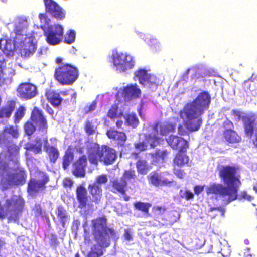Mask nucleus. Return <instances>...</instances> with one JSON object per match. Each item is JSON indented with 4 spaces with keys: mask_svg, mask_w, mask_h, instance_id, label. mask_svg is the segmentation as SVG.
Masks as SVG:
<instances>
[{
    "mask_svg": "<svg viewBox=\"0 0 257 257\" xmlns=\"http://www.w3.org/2000/svg\"><path fill=\"white\" fill-rule=\"evenodd\" d=\"M27 174L24 168L18 166L13 173L7 170L0 172V182L3 185L20 186L24 185L26 180Z\"/></svg>",
    "mask_w": 257,
    "mask_h": 257,
    "instance_id": "obj_9",
    "label": "nucleus"
},
{
    "mask_svg": "<svg viewBox=\"0 0 257 257\" xmlns=\"http://www.w3.org/2000/svg\"><path fill=\"white\" fill-rule=\"evenodd\" d=\"M88 160L91 164L97 166L98 162L105 165L113 164L117 158L116 151L106 145H100L97 143H92L87 147Z\"/></svg>",
    "mask_w": 257,
    "mask_h": 257,
    "instance_id": "obj_5",
    "label": "nucleus"
},
{
    "mask_svg": "<svg viewBox=\"0 0 257 257\" xmlns=\"http://www.w3.org/2000/svg\"><path fill=\"white\" fill-rule=\"evenodd\" d=\"M54 76L61 85H71L79 78V71L74 65H59L55 68Z\"/></svg>",
    "mask_w": 257,
    "mask_h": 257,
    "instance_id": "obj_6",
    "label": "nucleus"
},
{
    "mask_svg": "<svg viewBox=\"0 0 257 257\" xmlns=\"http://www.w3.org/2000/svg\"><path fill=\"white\" fill-rule=\"evenodd\" d=\"M87 188L91 197L88 195L86 189L82 184L77 186L75 194L78 207L88 210L93 208V202L96 204L100 202L102 197V189L101 187L92 183L89 184Z\"/></svg>",
    "mask_w": 257,
    "mask_h": 257,
    "instance_id": "obj_4",
    "label": "nucleus"
},
{
    "mask_svg": "<svg viewBox=\"0 0 257 257\" xmlns=\"http://www.w3.org/2000/svg\"><path fill=\"white\" fill-rule=\"evenodd\" d=\"M134 207L135 210L141 211L148 216H150L149 209L152 204L149 202L137 201L134 203Z\"/></svg>",
    "mask_w": 257,
    "mask_h": 257,
    "instance_id": "obj_32",
    "label": "nucleus"
},
{
    "mask_svg": "<svg viewBox=\"0 0 257 257\" xmlns=\"http://www.w3.org/2000/svg\"><path fill=\"white\" fill-rule=\"evenodd\" d=\"M116 71L117 73L125 72L128 69H132L134 65H115Z\"/></svg>",
    "mask_w": 257,
    "mask_h": 257,
    "instance_id": "obj_52",
    "label": "nucleus"
},
{
    "mask_svg": "<svg viewBox=\"0 0 257 257\" xmlns=\"http://www.w3.org/2000/svg\"><path fill=\"white\" fill-rule=\"evenodd\" d=\"M136 166L138 173L142 175L146 174L151 169V166L144 159H139L136 163Z\"/></svg>",
    "mask_w": 257,
    "mask_h": 257,
    "instance_id": "obj_31",
    "label": "nucleus"
},
{
    "mask_svg": "<svg viewBox=\"0 0 257 257\" xmlns=\"http://www.w3.org/2000/svg\"><path fill=\"white\" fill-rule=\"evenodd\" d=\"M106 134L108 138L116 140L118 146L124 147L127 140V136L124 132L110 128L107 131Z\"/></svg>",
    "mask_w": 257,
    "mask_h": 257,
    "instance_id": "obj_22",
    "label": "nucleus"
},
{
    "mask_svg": "<svg viewBox=\"0 0 257 257\" xmlns=\"http://www.w3.org/2000/svg\"><path fill=\"white\" fill-rule=\"evenodd\" d=\"M16 107V100L14 99L8 100L5 105L0 108V119L10 118Z\"/></svg>",
    "mask_w": 257,
    "mask_h": 257,
    "instance_id": "obj_26",
    "label": "nucleus"
},
{
    "mask_svg": "<svg viewBox=\"0 0 257 257\" xmlns=\"http://www.w3.org/2000/svg\"><path fill=\"white\" fill-rule=\"evenodd\" d=\"M50 246L56 248L59 245L57 236L55 233L50 234Z\"/></svg>",
    "mask_w": 257,
    "mask_h": 257,
    "instance_id": "obj_50",
    "label": "nucleus"
},
{
    "mask_svg": "<svg viewBox=\"0 0 257 257\" xmlns=\"http://www.w3.org/2000/svg\"><path fill=\"white\" fill-rule=\"evenodd\" d=\"M73 182L68 178H65L63 180V185L64 187L70 188L72 186Z\"/></svg>",
    "mask_w": 257,
    "mask_h": 257,
    "instance_id": "obj_56",
    "label": "nucleus"
},
{
    "mask_svg": "<svg viewBox=\"0 0 257 257\" xmlns=\"http://www.w3.org/2000/svg\"><path fill=\"white\" fill-rule=\"evenodd\" d=\"M6 144H7L6 150L9 161L14 162L16 165H18V158L20 156V146L12 140L8 141Z\"/></svg>",
    "mask_w": 257,
    "mask_h": 257,
    "instance_id": "obj_20",
    "label": "nucleus"
},
{
    "mask_svg": "<svg viewBox=\"0 0 257 257\" xmlns=\"http://www.w3.org/2000/svg\"><path fill=\"white\" fill-rule=\"evenodd\" d=\"M148 44L153 52H157L160 50L161 45L156 38H152L149 39Z\"/></svg>",
    "mask_w": 257,
    "mask_h": 257,
    "instance_id": "obj_43",
    "label": "nucleus"
},
{
    "mask_svg": "<svg viewBox=\"0 0 257 257\" xmlns=\"http://www.w3.org/2000/svg\"><path fill=\"white\" fill-rule=\"evenodd\" d=\"M84 130L87 135H93L95 133V127L91 121L86 120L84 123Z\"/></svg>",
    "mask_w": 257,
    "mask_h": 257,
    "instance_id": "obj_46",
    "label": "nucleus"
},
{
    "mask_svg": "<svg viewBox=\"0 0 257 257\" xmlns=\"http://www.w3.org/2000/svg\"><path fill=\"white\" fill-rule=\"evenodd\" d=\"M223 132V138L229 143H236L239 142L241 137L234 130V124L232 121L226 119L222 124Z\"/></svg>",
    "mask_w": 257,
    "mask_h": 257,
    "instance_id": "obj_12",
    "label": "nucleus"
},
{
    "mask_svg": "<svg viewBox=\"0 0 257 257\" xmlns=\"http://www.w3.org/2000/svg\"><path fill=\"white\" fill-rule=\"evenodd\" d=\"M179 194L181 198H185L187 200L194 198V194L188 190H186L185 191L181 190Z\"/></svg>",
    "mask_w": 257,
    "mask_h": 257,
    "instance_id": "obj_49",
    "label": "nucleus"
},
{
    "mask_svg": "<svg viewBox=\"0 0 257 257\" xmlns=\"http://www.w3.org/2000/svg\"><path fill=\"white\" fill-rule=\"evenodd\" d=\"M74 159V154L70 149H67L63 157L62 167L66 170Z\"/></svg>",
    "mask_w": 257,
    "mask_h": 257,
    "instance_id": "obj_34",
    "label": "nucleus"
},
{
    "mask_svg": "<svg viewBox=\"0 0 257 257\" xmlns=\"http://www.w3.org/2000/svg\"><path fill=\"white\" fill-rule=\"evenodd\" d=\"M45 96L47 100L54 108L58 107L62 102H66V100L61 97L60 94L55 90H47L45 92Z\"/></svg>",
    "mask_w": 257,
    "mask_h": 257,
    "instance_id": "obj_24",
    "label": "nucleus"
},
{
    "mask_svg": "<svg viewBox=\"0 0 257 257\" xmlns=\"http://www.w3.org/2000/svg\"><path fill=\"white\" fill-rule=\"evenodd\" d=\"M219 176L227 186L220 183L210 184L206 188V194L226 198L227 203L236 200L241 184L237 169L234 166H223L219 170Z\"/></svg>",
    "mask_w": 257,
    "mask_h": 257,
    "instance_id": "obj_1",
    "label": "nucleus"
},
{
    "mask_svg": "<svg viewBox=\"0 0 257 257\" xmlns=\"http://www.w3.org/2000/svg\"><path fill=\"white\" fill-rule=\"evenodd\" d=\"M173 173L176 175L178 178L182 179L184 178L185 173L183 170L178 169V167H173Z\"/></svg>",
    "mask_w": 257,
    "mask_h": 257,
    "instance_id": "obj_54",
    "label": "nucleus"
},
{
    "mask_svg": "<svg viewBox=\"0 0 257 257\" xmlns=\"http://www.w3.org/2000/svg\"><path fill=\"white\" fill-rule=\"evenodd\" d=\"M44 150L46 152L50 163H55L59 157V152L58 149L53 146L48 144L44 146Z\"/></svg>",
    "mask_w": 257,
    "mask_h": 257,
    "instance_id": "obj_29",
    "label": "nucleus"
},
{
    "mask_svg": "<svg viewBox=\"0 0 257 257\" xmlns=\"http://www.w3.org/2000/svg\"><path fill=\"white\" fill-rule=\"evenodd\" d=\"M211 97L206 91L200 92L192 101L187 103L180 111V116L184 121V125L190 132L198 131L202 123L200 116L208 109Z\"/></svg>",
    "mask_w": 257,
    "mask_h": 257,
    "instance_id": "obj_3",
    "label": "nucleus"
},
{
    "mask_svg": "<svg viewBox=\"0 0 257 257\" xmlns=\"http://www.w3.org/2000/svg\"><path fill=\"white\" fill-rule=\"evenodd\" d=\"M160 123L159 122L154 123L152 126V131L153 133H154V134H149L147 137L148 140H153L154 143L159 141V137H158V135L159 134L160 131Z\"/></svg>",
    "mask_w": 257,
    "mask_h": 257,
    "instance_id": "obj_42",
    "label": "nucleus"
},
{
    "mask_svg": "<svg viewBox=\"0 0 257 257\" xmlns=\"http://www.w3.org/2000/svg\"><path fill=\"white\" fill-rule=\"evenodd\" d=\"M173 182L174 181L173 180H169L167 179H164L163 180H161L160 186H171Z\"/></svg>",
    "mask_w": 257,
    "mask_h": 257,
    "instance_id": "obj_60",
    "label": "nucleus"
},
{
    "mask_svg": "<svg viewBox=\"0 0 257 257\" xmlns=\"http://www.w3.org/2000/svg\"><path fill=\"white\" fill-rule=\"evenodd\" d=\"M56 214L57 217L59 218L62 226L64 227L66 222L68 220V216L63 206H59L57 208Z\"/></svg>",
    "mask_w": 257,
    "mask_h": 257,
    "instance_id": "obj_39",
    "label": "nucleus"
},
{
    "mask_svg": "<svg viewBox=\"0 0 257 257\" xmlns=\"http://www.w3.org/2000/svg\"><path fill=\"white\" fill-rule=\"evenodd\" d=\"M43 138L37 137L34 143L28 142L25 145V149L27 151H32L35 154H41L42 152L43 144L44 147L48 143V139L46 135Z\"/></svg>",
    "mask_w": 257,
    "mask_h": 257,
    "instance_id": "obj_16",
    "label": "nucleus"
},
{
    "mask_svg": "<svg viewBox=\"0 0 257 257\" xmlns=\"http://www.w3.org/2000/svg\"><path fill=\"white\" fill-rule=\"evenodd\" d=\"M91 227L92 238L96 244L91 246L86 257H101L106 248L110 246V239L116 242L118 237L115 230L107 226V219L104 215L92 220Z\"/></svg>",
    "mask_w": 257,
    "mask_h": 257,
    "instance_id": "obj_2",
    "label": "nucleus"
},
{
    "mask_svg": "<svg viewBox=\"0 0 257 257\" xmlns=\"http://www.w3.org/2000/svg\"><path fill=\"white\" fill-rule=\"evenodd\" d=\"M9 134L13 138L17 139L19 136L18 128L17 126L9 125L5 127L0 132V146L5 145L9 140Z\"/></svg>",
    "mask_w": 257,
    "mask_h": 257,
    "instance_id": "obj_21",
    "label": "nucleus"
},
{
    "mask_svg": "<svg viewBox=\"0 0 257 257\" xmlns=\"http://www.w3.org/2000/svg\"><path fill=\"white\" fill-rule=\"evenodd\" d=\"M123 116L125 124L133 128L136 127L139 124V120L135 113H127Z\"/></svg>",
    "mask_w": 257,
    "mask_h": 257,
    "instance_id": "obj_33",
    "label": "nucleus"
},
{
    "mask_svg": "<svg viewBox=\"0 0 257 257\" xmlns=\"http://www.w3.org/2000/svg\"><path fill=\"white\" fill-rule=\"evenodd\" d=\"M167 211V208L164 206H154L152 207V217L159 223H162V221L166 220L164 214Z\"/></svg>",
    "mask_w": 257,
    "mask_h": 257,
    "instance_id": "obj_28",
    "label": "nucleus"
},
{
    "mask_svg": "<svg viewBox=\"0 0 257 257\" xmlns=\"http://www.w3.org/2000/svg\"><path fill=\"white\" fill-rule=\"evenodd\" d=\"M111 185L114 190V192H118L121 194H125L126 191L127 183L121 178L120 180L115 179L111 181Z\"/></svg>",
    "mask_w": 257,
    "mask_h": 257,
    "instance_id": "obj_30",
    "label": "nucleus"
},
{
    "mask_svg": "<svg viewBox=\"0 0 257 257\" xmlns=\"http://www.w3.org/2000/svg\"><path fill=\"white\" fill-rule=\"evenodd\" d=\"M49 181V176L46 172L39 170H36L34 173V177L31 178L28 182L27 187L28 194L33 197L44 191L46 188V185Z\"/></svg>",
    "mask_w": 257,
    "mask_h": 257,
    "instance_id": "obj_7",
    "label": "nucleus"
},
{
    "mask_svg": "<svg viewBox=\"0 0 257 257\" xmlns=\"http://www.w3.org/2000/svg\"><path fill=\"white\" fill-rule=\"evenodd\" d=\"M30 119L36 125L38 132L46 135L48 131V121L42 110L37 107L31 111Z\"/></svg>",
    "mask_w": 257,
    "mask_h": 257,
    "instance_id": "obj_11",
    "label": "nucleus"
},
{
    "mask_svg": "<svg viewBox=\"0 0 257 257\" xmlns=\"http://www.w3.org/2000/svg\"><path fill=\"white\" fill-rule=\"evenodd\" d=\"M118 106L117 104H114L111 105L108 110L107 116L111 119L119 118L123 116L122 112H118Z\"/></svg>",
    "mask_w": 257,
    "mask_h": 257,
    "instance_id": "obj_37",
    "label": "nucleus"
},
{
    "mask_svg": "<svg viewBox=\"0 0 257 257\" xmlns=\"http://www.w3.org/2000/svg\"><path fill=\"white\" fill-rule=\"evenodd\" d=\"M3 68L4 71V76H12L15 74V70L11 67H6V65H4Z\"/></svg>",
    "mask_w": 257,
    "mask_h": 257,
    "instance_id": "obj_53",
    "label": "nucleus"
},
{
    "mask_svg": "<svg viewBox=\"0 0 257 257\" xmlns=\"http://www.w3.org/2000/svg\"><path fill=\"white\" fill-rule=\"evenodd\" d=\"M141 95V90L136 84L127 85L123 89L122 95L125 99L139 98Z\"/></svg>",
    "mask_w": 257,
    "mask_h": 257,
    "instance_id": "obj_27",
    "label": "nucleus"
},
{
    "mask_svg": "<svg viewBox=\"0 0 257 257\" xmlns=\"http://www.w3.org/2000/svg\"><path fill=\"white\" fill-rule=\"evenodd\" d=\"M188 149L179 150L175 154L172 162L173 167L181 168L188 164L189 158L187 154Z\"/></svg>",
    "mask_w": 257,
    "mask_h": 257,
    "instance_id": "obj_25",
    "label": "nucleus"
},
{
    "mask_svg": "<svg viewBox=\"0 0 257 257\" xmlns=\"http://www.w3.org/2000/svg\"><path fill=\"white\" fill-rule=\"evenodd\" d=\"M96 108V103H91L88 107V109L86 110V113H88L89 112L95 110Z\"/></svg>",
    "mask_w": 257,
    "mask_h": 257,
    "instance_id": "obj_62",
    "label": "nucleus"
},
{
    "mask_svg": "<svg viewBox=\"0 0 257 257\" xmlns=\"http://www.w3.org/2000/svg\"><path fill=\"white\" fill-rule=\"evenodd\" d=\"M150 183L156 187H159L161 184L160 175L156 171H153L147 176Z\"/></svg>",
    "mask_w": 257,
    "mask_h": 257,
    "instance_id": "obj_35",
    "label": "nucleus"
},
{
    "mask_svg": "<svg viewBox=\"0 0 257 257\" xmlns=\"http://www.w3.org/2000/svg\"><path fill=\"white\" fill-rule=\"evenodd\" d=\"M168 152L167 150H157L155 153V157L156 159L164 160L167 156Z\"/></svg>",
    "mask_w": 257,
    "mask_h": 257,
    "instance_id": "obj_51",
    "label": "nucleus"
},
{
    "mask_svg": "<svg viewBox=\"0 0 257 257\" xmlns=\"http://www.w3.org/2000/svg\"><path fill=\"white\" fill-rule=\"evenodd\" d=\"M242 120L245 135L251 138L256 130V119L254 115H246L242 117Z\"/></svg>",
    "mask_w": 257,
    "mask_h": 257,
    "instance_id": "obj_18",
    "label": "nucleus"
},
{
    "mask_svg": "<svg viewBox=\"0 0 257 257\" xmlns=\"http://www.w3.org/2000/svg\"><path fill=\"white\" fill-rule=\"evenodd\" d=\"M26 109L24 106L20 105L16 109L13 116V121L15 124L19 123L25 114Z\"/></svg>",
    "mask_w": 257,
    "mask_h": 257,
    "instance_id": "obj_40",
    "label": "nucleus"
},
{
    "mask_svg": "<svg viewBox=\"0 0 257 257\" xmlns=\"http://www.w3.org/2000/svg\"><path fill=\"white\" fill-rule=\"evenodd\" d=\"M75 33L74 31L70 30L66 32L64 36V42L68 44H70L75 41Z\"/></svg>",
    "mask_w": 257,
    "mask_h": 257,
    "instance_id": "obj_44",
    "label": "nucleus"
},
{
    "mask_svg": "<svg viewBox=\"0 0 257 257\" xmlns=\"http://www.w3.org/2000/svg\"><path fill=\"white\" fill-rule=\"evenodd\" d=\"M204 186H200V185H196L194 187V190L195 194L198 195L201 192L203 191Z\"/></svg>",
    "mask_w": 257,
    "mask_h": 257,
    "instance_id": "obj_59",
    "label": "nucleus"
},
{
    "mask_svg": "<svg viewBox=\"0 0 257 257\" xmlns=\"http://www.w3.org/2000/svg\"><path fill=\"white\" fill-rule=\"evenodd\" d=\"M18 44L14 39H0V49L8 56H12L14 55L16 49V44Z\"/></svg>",
    "mask_w": 257,
    "mask_h": 257,
    "instance_id": "obj_23",
    "label": "nucleus"
},
{
    "mask_svg": "<svg viewBox=\"0 0 257 257\" xmlns=\"http://www.w3.org/2000/svg\"><path fill=\"white\" fill-rule=\"evenodd\" d=\"M15 42L20 46V53L24 57L33 55L36 49V44L30 37L24 33L23 28L19 25L15 26Z\"/></svg>",
    "mask_w": 257,
    "mask_h": 257,
    "instance_id": "obj_8",
    "label": "nucleus"
},
{
    "mask_svg": "<svg viewBox=\"0 0 257 257\" xmlns=\"http://www.w3.org/2000/svg\"><path fill=\"white\" fill-rule=\"evenodd\" d=\"M232 114L233 115L237 116L239 119H240L242 113L239 111L236 110H233L232 111Z\"/></svg>",
    "mask_w": 257,
    "mask_h": 257,
    "instance_id": "obj_63",
    "label": "nucleus"
},
{
    "mask_svg": "<svg viewBox=\"0 0 257 257\" xmlns=\"http://www.w3.org/2000/svg\"><path fill=\"white\" fill-rule=\"evenodd\" d=\"M178 134L181 136H184L187 134V132L184 128L182 125H179L178 128Z\"/></svg>",
    "mask_w": 257,
    "mask_h": 257,
    "instance_id": "obj_61",
    "label": "nucleus"
},
{
    "mask_svg": "<svg viewBox=\"0 0 257 257\" xmlns=\"http://www.w3.org/2000/svg\"><path fill=\"white\" fill-rule=\"evenodd\" d=\"M108 178L106 174H101L98 176L95 181L92 184H95L99 187H101L102 185L105 184L107 182Z\"/></svg>",
    "mask_w": 257,
    "mask_h": 257,
    "instance_id": "obj_47",
    "label": "nucleus"
},
{
    "mask_svg": "<svg viewBox=\"0 0 257 257\" xmlns=\"http://www.w3.org/2000/svg\"><path fill=\"white\" fill-rule=\"evenodd\" d=\"M166 141L171 148L175 150H182L184 149H188L189 144L188 142L184 138L179 137L177 135H170Z\"/></svg>",
    "mask_w": 257,
    "mask_h": 257,
    "instance_id": "obj_17",
    "label": "nucleus"
},
{
    "mask_svg": "<svg viewBox=\"0 0 257 257\" xmlns=\"http://www.w3.org/2000/svg\"><path fill=\"white\" fill-rule=\"evenodd\" d=\"M176 128V125L171 123L160 124L159 134L162 136L166 135L170 132H174Z\"/></svg>",
    "mask_w": 257,
    "mask_h": 257,
    "instance_id": "obj_38",
    "label": "nucleus"
},
{
    "mask_svg": "<svg viewBox=\"0 0 257 257\" xmlns=\"http://www.w3.org/2000/svg\"><path fill=\"white\" fill-rule=\"evenodd\" d=\"M217 211L221 213L222 216H223L225 212L224 208H222L221 206L217 207H211L209 209V211Z\"/></svg>",
    "mask_w": 257,
    "mask_h": 257,
    "instance_id": "obj_58",
    "label": "nucleus"
},
{
    "mask_svg": "<svg viewBox=\"0 0 257 257\" xmlns=\"http://www.w3.org/2000/svg\"><path fill=\"white\" fill-rule=\"evenodd\" d=\"M110 58L113 64H133L135 62V59L132 56L116 50L112 51Z\"/></svg>",
    "mask_w": 257,
    "mask_h": 257,
    "instance_id": "obj_15",
    "label": "nucleus"
},
{
    "mask_svg": "<svg viewBox=\"0 0 257 257\" xmlns=\"http://www.w3.org/2000/svg\"><path fill=\"white\" fill-rule=\"evenodd\" d=\"M87 166V158L85 155L80 156L73 164V174L78 178L85 176V168Z\"/></svg>",
    "mask_w": 257,
    "mask_h": 257,
    "instance_id": "obj_19",
    "label": "nucleus"
},
{
    "mask_svg": "<svg viewBox=\"0 0 257 257\" xmlns=\"http://www.w3.org/2000/svg\"><path fill=\"white\" fill-rule=\"evenodd\" d=\"M46 12L58 20H62L65 17L64 10L53 0H43Z\"/></svg>",
    "mask_w": 257,
    "mask_h": 257,
    "instance_id": "obj_14",
    "label": "nucleus"
},
{
    "mask_svg": "<svg viewBox=\"0 0 257 257\" xmlns=\"http://www.w3.org/2000/svg\"><path fill=\"white\" fill-rule=\"evenodd\" d=\"M123 236L125 240L130 241L132 239L131 232L128 229L124 230V232Z\"/></svg>",
    "mask_w": 257,
    "mask_h": 257,
    "instance_id": "obj_57",
    "label": "nucleus"
},
{
    "mask_svg": "<svg viewBox=\"0 0 257 257\" xmlns=\"http://www.w3.org/2000/svg\"><path fill=\"white\" fill-rule=\"evenodd\" d=\"M30 120L27 121L23 125L24 131L26 135L31 137L36 130V125Z\"/></svg>",
    "mask_w": 257,
    "mask_h": 257,
    "instance_id": "obj_41",
    "label": "nucleus"
},
{
    "mask_svg": "<svg viewBox=\"0 0 257 257\" xmlns=\"http://www.w3.org/2000/svg\"><path fill=\"white\" fill-rule=\"evenodd\" d=\"M135 148L140 152L144 151L147 150L148 143L146 141H138L134 144Z\"/></svg>",
    "mask_w": 257,
    "mask_h": 257,
    "instance_id": "obj_48",
    "label": "nucleus"
},
{
    "mask_svg": "<svg viewBox=\"0 0 257 257\" xmlns=\"http://www.w3.org/2000/svg\"><path fill=\"white\" fill-rule=\"evenodd\" d=\"M123 121L121 119L117 120L116 122V127L118 128H121L122 125H123Z\"/></svg>",
    "mask_w": 257,
    "mask_h": 257,
    "instance_id": "obj_64",
    "label": "nucleus"
},
{
    "mask_svg": "<svg viewBox=\"0 0 257 257\" xmlns=\"http://www.w3.org/2000/svg\"><path fill=\"white\" fill-rule=\"evenodd\" d=\"M44 35L47 43L53 46L57 45L62 41L64 28L59 24L49 25L44 32Z\"/></svg>",
    "mask_w": 257,
    "mask_h": 257,
    "instance_id": "obj_10",
    "label": "nucleus"
},
{
    "mask_svg": "<svg viewBox=\"0 0 257 257\" xmlns=\"http://www.w3.org/2000/svg\"><path fill=\"white\" fill-rule=\"evenodd\" d=\"M135 75L138 78L139 83L141 84H144L150 78V76L147 73V71L144 69H140L136 71Z\"/></svg>",
    "mask_w": 257,
    "mask_h": 257,
    "instance_id": "obj_36",
    "label": "nucleus"
},
{
    "mask_svg": "<svg viewBox=\"0 0 257 257\" xmlns=\"http://www.w3.org/2000/svg\"><path fill=\"white\" fill-rule=\"evenodd\" d=\"M136 177L135 171L133 169L125 170L123 174L122 177L121 178L124 181L130 180L134 179Z\"/></svg>",
    "mask_w": 257,
    "mask_h": 257,
    "instance_id": "obj_45",
    "label": "nucleus"
},
{
    "mask_svg": "<svg viewBox=\"0 0 257 257\" xmlns=\"http://www.w3.org/2000/svg\"><path fill=\"white\" fill-rule=\"evenodd\" d=\"M18 96L22 99L29 100L34 98L37 94V87L29 83H22L17 88Z\"/></svg>",
    "mask_w": 257,
    "mask_h": 257,
    "instance_id": "obj_13",
    "label": "nucleus"
},
{
    "mask_svg": "<svg viewBox=\"0 0 257 257\" xmlns=\"http://www.w3.org/2000/svg\"><path fill=\"white\" fill-rule=\"evenodd\" d=\"M33 211L35 214V216L36 217L40 216L42 214L41 206L39 204H36L35 205L33 208Z\"/></svg>",
    "mask_w": 257,
    "mask_h": 257,
    "instance_id": "obj_55",
    "label": "nucleus"
}]
</instances>
